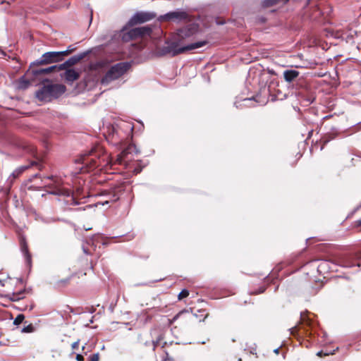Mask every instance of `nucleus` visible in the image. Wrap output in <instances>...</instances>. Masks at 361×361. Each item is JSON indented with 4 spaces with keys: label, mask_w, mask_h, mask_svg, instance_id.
Wrapping results in <instances>:
<instances>
[{
    "label": "nucleus",
    "mask_w": 361,
    "mask_h": 361,
    "mask_svg": "<svg viewBox=\"0 0 361 361\" xmlns=\"http://www.w3.org/2000/svg\"><path fill=\"white\" fill-rule=\"evenodd\" d=\"M158 20L160 22H172L176 24L188 23L192 21V18L188 12L181 9H177L160 16L158 18Z\"/></svg>",
    "instance_id": "7"
},
{
    "label": "nucleus",
    "mask_w": 361,
    "mask_h": 361,
    "mask_svg": "<svg viewBox=\"0 0 361 361\" xmlns=\"http://www.w3.org/2000/svg\"><path fill=\"white\" fill-rule=\"evenodd\" d=\"M99 353L93 354L90 356L89 361H99Z\"/></svg>",
    "instance_id": "29"
},
{
    "label": "nucleus",
    "mask_w": 361,
    "mask_h": 361,
    "mask_svg": "<svg viewBox=\"0 0 361 361\" xmlns=\"http://www.w3.org/2000/svg\"><path fill=\"white\" fill-rule=\"evenodd\" d=\"M65 70L66 71L61 74V76L68 84L71 85L74 81L79 79L80 75V72L72 68H67Z\"/></svg>",
    "instance_id": "14"
},
{
    "label": "nucleus",
    "mask_w": 361,
    "mask_h": 361,
    "mask_svg": "<svg viewBox=\"0 0 361 361\" xmlns=\"http://www.w3.org/2000/svg\"><path fill=\"white\" fill-rule=\"evenodd\" d=\"M90 229H91V228L89 226L85 227V230H86V231H89Z\"/></svg>",
    "instance_id": "42"
},
{
    "label": "nucleus",
    "mask_w": 361,
    "mask_h": 361,
    "mask_svg": "<svg viewBox=\"0 0 361 361\" xmlns=\"http://www.w3.org/2000/svg\"><path fill=\"white\" fill-rule=\"evenodd\" d=\"M198 30L199 25L195 23H189L186 26L178 29L171 39L166 42L165 45L161 48V54L175 56L206 45L208 43L207 40L187 44Z\"/></svg>",
    "instance_id": "1"
},
{
    "label": "nucleus",
    "mask_w": 361,
    "mask_h": 361,
    "mask_svg": "<svg viewBox=\"0 0 361 361\" xmlns=\"http://www.w3.org/2000/svg\"><path fill=\"white\" fill-rule=\"evenodd\" d=\"M59 61L60 59L56 51H48L44 53L33 65H47Z\"/></svg>",
    "instance_id": "11"
},
{
    "label": "nucleus",
    "mask_w": 361,
    "mask_h": 361,
    "mask_svg": "<svg viewBox=\"0 0 361 361\" xmlns=\"http://www.w3.org/2000/svg\"><path fill=\"white\" fill-rule=\"evenodd\" d=\"M56 52L59 54V58L60 59V61L63 60L64 56L69 55L67 50Z\"/></svg>",
    "instance_id": "28"
},
{
    "label": "nucleus",
    "mask_w": 361,
    "mask_h": 361,
    "mask_svg": "<svg viewBox=\"0 0 361 361\" xmlns=\"http://www.w3.org/2000/svg\"><path fill=\"white\" fill-rule=\"evenodd\" d=\"M83 251L87 255H90V252L86 248L83 247Z\"/></svg>",
    "instance_id": "39"
},
{
    "label": "nucleus",
    "mask_w": 361,
    "mask_h": 361,
    "mask_svg": "<svg viewBox=\"0 0 361 361\" xmlns=\"http://www.w3.org/2000/svg\"><path fill=\"white\" fill-rule=\"evenodd\" d=\"M47 179H51L53 183L49 186L50 190L47 195L53 197L49 199L51 201L64 202L65 203H80L79 200L85 197V194L78 188L75 192H72L69 189L63 187L61 180L57 177L48 176Z\"/></svg>",
    "instance_id": "2"
},
{
    "label": "nucleus",
    "mask_w": 361,
    "mask_h": 361,
    "mask_svg": "<svg viewBox=\"0 0 361 361\" xmlns=\"http://www.w3.org/2000/svg\"><path fill=\"white\" fill-rule=\"evenodd\" d=\"M299 75V72L295 70H286L283 72L284 79L287 82H292Z\"/></svg>",
    "instance_id": "20"
},
{
    "label": "nucleus",
    "mask_w": 361,
    "mask_h": 361,
    "mask_svg": "<svg viewBox=\"0 0 361 361\" xmlns=\"http://www.w3.org/2000/svg\"><path fill=\"white\" fill-rule=\"evenodd\" d=\"M25 319V316L23 314H18L14 319L13 324L15 325H18L21 324Z\"/></svg>",
    "instance_id": "25"
},
{
    "label": "nucleus",
    "mask_w": 361,
    "mask_h": 361,
    "mask_svg": "<svg viewBox=\"0 0 361 361\" xmlns=\"http://www.w3.org/2000/svg\"><path fill=\"white\" fill-rule=\"evenodd\" d=\"M76 49V47L74 45H70L67 48V51L70 54L73 52Z\"/></svg>",
    "instance_id": "33"
},
{
    "label": "nucleus",
    "mask_w": 361,
    "mask_h": 361,
    "mask_svg": "<svg viewBox=\"0 0 361 361\" xmlns=\"http://www.w3.org/2000/svg\"><path fill=\"white\" fill-rule=\"evenodd\" d=\"M59 65H54L50 67L46 68H35L33 67H30L26 73V76L32 75V76H38L44 74H49L54 71H59Z\"/></svg>",
    "instance_id": "12"
},
{
    "label": "nucleus",
    "mask_w": 361,
    "mask_h": 361,
    "mask_svg": "<svg viewBox=\"0 0 361 361\" xmlns=\"http://www.w3.org/2000/svg\"><path fill=\"white\" fill-rule=\"evenodd\" d=\"M236 360L235 357H231L228 359H227L226 361H235Z\"/></svg>",
    "instance_id": "38"
},
{
    "label": "nucleus",
    "mask_w": 361,
    "mask_h": 361,
    "mask_svg": "<svg viewBox=\"0 0 361 361\" xmlns=\"http://www.w3.org/2000/svg\"><path fill=\"white\" fill-rule=\"evenodd\" d=\"M30 85V81L25 76L20 78L18 82V87L21 90H25Z\"/></svg>",
    "instance_id": "22"
},
{
    "label": "nucleus",
    "mask_w": 361,
    "mask_h": 361,
    "mask_svg": "<svg viewBox=\"0 0 361 361\" xmlns=\"http://www.w3.org/2000/svg\"><path fill=\"white\" fill-rule=\"evenodd\" d=\"M137 152L138 151L137 150L135 145L130 144L117 156L116 162L119 164H124L127 166L128 165V162L132 159L130 155L133 153L137 154Z\"/></svg>",
    "instance_id": "9"
},
{
    "label": "nucleus",
    "mask_w": 361,
    "mask_h": 361,
    "mask_svg": "<svg viewBox=\"0 0 361 361\" xmlns=\"http://www.w3.org/2000/svg\"><path fill=\"white\" fill-rule=\"evenodd\" d=\"M289 0H264L262 6L264 8H269L273 6L286 4Z\"/></svg>",
    "instance_id": "21"
},
{
    "label": "nucleus",
    "mask_w": 361,
    "mask_h": 361,
    "mask_svg": "<svg viewBox=\"0 0 361 361\" xmlns=\"http://www.w3.org/2000/svg\"><path fill=\"white\" fill-rule=\"evenodd\" d=\"M141 171V169H139V168H135L134 169V172L137 174V173H139Z\"/></svg>",
    "instance_id": "37"
},
{
    "label": "nucleus",
    "mask_w": 361,
    "mask_h": 361,
    "mask_svg": "<svg viewBox=\"0 0 361 361\" xmlns=\"http://www.w3.org/2000/svg\"><path fill=\"white\" fill-rule=\"evenodd\" d=\"M35 330V327L32 324H30L27 325L26 326H24V328L22 330V332L24 333H31L33 332Z\"/></svg>",
    "instance_id": "26"
},
{
    "label": "nucleus",
    "mask_w": 361,
    "mask_h": 361,
    "mask_svg": "<svg viewBox=\"0 0 361 361\" xmlns=\"http://www.w3.org/2000/svg\"><path fill=\"white\" fill-rule=\"evenodd\" d=\"M75 358H76V360H77L78 361H83V360H84V357H83V356H82V355H80V354H78V355H76V357H75Z\"/></svg>",
    "instance_id": "35"
},
{
    "label": "nucleus",
    "mask_w": 361,
    "mask_h": 361,
    "mask_svg": "<svg viewBox=\"0 0 361 361\" xmlns=\"http://www.w3.org/2000/svg\"><path fill=\"white\" fill-rule=\"evenodd\" d=\"M97 203H105V204H107V203H109V202L108 200H105V201H103V202H97Z\"/></svg>",
    "instance_id": "40"
},
{
    "label": "nucleus",
    "mask_w": 361,
    "mask_h": 361,
    "mask_svg": "<svg viewBox=\"0 0 361 361\" xmlns=\"http://www.w3.org/2000/svg\"><path fill=\"white\" fill-rule=\"evenodd\" d=\"M238 360V361H241V359H240V358H239Z\"/></svg>",
    "instance_id": "46"
},
{
    "label": "nucleus",
    "mask_w": 361,
    "mask_h": 361,
    "mask_svg": "<svg viewBox=\"0 0 361 361\" xmlns=\"http://www.w3.org/2000/svg\"><path fill=\"white\" fill-rule=\"evenodd\" d=\"M167 343L163 341V338L159 336L157 340L154 343V348L160 347L161 348H165Z\"/></svg>",
    "instance_id": "23"
},
{
    "label": "nucleus",
    "mask_w": 361,
    "mask_h": 361,
    "mask_svg": "<svg viewBox=\"0 0 361 361\" xmlns=\"http://www.w3.org/2000/svg\"><path fill=\"white\" fill-rule=\"evenodd\" d=\"M165 353H166V359H169V353H168V352L165 351Z\"/></svg>",
    "instance_id": "43"
},
{
    "label": "nucleus",
    "mask_w": 361,
    "mask_h": 361,
    "mask_svg": "<svg viewBox=\"0 0 361 361\" xmlns=\"http://www.w3.org/2000/svg\"><path fill=\"white\" fill-rule=\"evenodd\" d=\"M354 227L358 229V231H361V220H358L355 222Z\"/></svg>",
    "instance_id": "32"
},
{
    "label": "nucleus",
    "mask_w": 361,
    "mask_h": 361,
    "mask_svg": "<svg viewBox=\"0 0 361 361\" xmlns=\"http://www.w3.org/2000/svg\"><path fill=\"white\" fill-rule=\"evenodd\" d=\"M317 271L322 274H325L331 271H336V264L332 260V256L328 259H322L317 266Z\"/></svg>",
    "instance_id": "10"
},
{
    "label": "nucleus",
    "mask_w": 361,
    "mask_h": 361,
    "mask_svg": "<svg viewBox=\"0 0 361 361\" xmlns=\"http://www.w3.org/2000/svg\"><path fill=\"white\" fill-rule=\"evenodd\" d=\"M37 166L39 167V169H40V165L36 162V161H32L31 164L30 165H28V166H20L18 169H16L11 174V176L13 178V179H15L16 178H18L22 173H23L26 169H27L28 168H30L31 166Z\"/></svg>",
    "instance_id": "19"
},
{
    "label": "nucleus",
    "mask_w": 361,
    "mask_h": 361,
    "mask_svg": "<svg viewBox=\"0 0 361 361\" xmlns=\"http://www.w3.org/2000/svg\"><path fill=\"white\" fill-rule=\"evenodd\" d=\"M324 355H327L328 354L327 353H323V351H319L317 353V355L319 356V357H322Z\"/></svg>",
    "instance_id": "36"
},
{
    "label": "nucleus",
    "mask_w": 361,
    "mask_h": 361,
    "mask_svg": "<svg viewBox=\"0 0 361 361\" xmlns=\"http://www.w3.org/2000/svg\"><path fill=\"white\" fill-rule=\"evenodd\" d=\"M97 204H88L86 207H85L83 209L84 210H86L87 209H92L93 210L94 212H95V209H96V207H97Z\"/></svg>",
    "instance_id": "31"
},
{
    "label": "nucleus",
    "mask_w": 361,
    "mask_h": 361,
    "mask_svg": "<svg viewBox=\"0 0 361 361\" xmlns=\"http://www.w3.org/2000/svg\"><path fill=\"white\" fill-rule=\"evenodd\" d=\"M189 295V290L187 289L182 290L178 295V300H182Z\"/></svg>",
    "instance_id": "24"
},
{
    "label": "nucleus",
    "mask_w": 361,
    "mask_h": 361,
    "mask_svg": "<svg viewBox=\"0 0 361 361\" xmlns=\"http://www.w3.org/2000/svg\"><path fill=\"white\" fill-rule=\"evenodd\" d=\"M79 342L80 341L78 340L77 341L72 343L71 347L73 350H77L79 348Z\"/></svg>",
    "instance_id": "34"
},
{
    "label": "nucleus",
    "mask_w": 361,
    "mask_h": 361,
    "mask_svg": "<svg viewBox=\"0 0 361 361\" xmlns=\"http://www.w3.org/2000/svg\"><path fill=\"white\" fill-rule=\"evenodd\" d=\"M156 14L153 12L138 11L136 12L128 22V25L133 26L137 24L144 23L154 19Z\"/></svg>",
    "instance_id": "8"
},
{
    "label": "nucleus",
    "mask_w": 361,
    "mask_h": 361,
    "mask_svg": "<svg viewBox=\"0 0 361 361\" xmlns=\"http://www.w3.org/2000/svg\"><path fill=\"white\" fill-rule=\"evenodd\" d=\"M32 307H33V304H32V305H30V310H32Z\"/></svg>",
    "instance_id": "44"
},
{
    "label": "nucleus",
    "mask_w": 361,
    "mask_h": 361,
    "mask_svg": "<svg viewBox=\"0 0 361 361\" xmlns=\"http://www.w3.org/2000/svg\"><path fill=\"white\" fill-rule=\"evenodd\" d=\"M332 260L337 266L343 267H360L361 260V250L355 254H341L333 255Z\"/></svg>",
    "instance_id": "6"
},
{
    "label": "nucleus",
    "mask_w": 361,
    "mask_h": 361,
    "mask_svg": "<svg viewBox=\"0 0 361 361\" xmlns=\"http://www.w3.org/2000/svg\"><path fill=\"white\" fill-rule=\"evenodd\" d=\"M66 90L63 85H44L36 92L35 97L42 102H50L53 99L59 97L66 92Z\"/></svg>",
    "instance_id": "3"
},
{
    "label": "nucleus",
    "mask_w": 361,
    "mask_h": 361,
    "mask_svg": "<svg viewBox=\"0 0 361 361\" xmlns=\"http://www.w3.org/2000/svg\"><path fill=\"white\" fill-rule=\"evenodd\" d=\"M130 68V63L128 62H120L111 66L101 79L102 85H107L111 82L119 79L127 73Z\"/></svg>",
    "instance_id": "4"
},
{
    "label": "nucleus",
    "mask_w": 361,
    "mask_h": 361,
    "mask_svg": "<svg viewBox=\"0 0 361 361\" xmlns=\"http://www.w3.org/2000/svg\"><path fill=\"white\" fill-rule=\"evenodd\" d=\"M25 147L27 148V150L32 154H34L36 152L35 147L34 146H27Z\"/></svg>",
    "instance_id": "30"
},
{
    "label": "nucleus",
    "mask_w": 361,
    "mask_h": 361,
    "mask_svg": "<svg viewBox=\"0 0 361 361\" xmlns=\"http://www.w3.org/2000/svg\"><path fill=\"white\" fill-rule=\"evenodd\" d=\"M178 319H182L181 324H187L192 319V316L187 310H183L175 315L172 319H170L169 324H172Z\"/></svg>",
    "instance_id": "15"
},
{
    "label": "nucleus",
    "mask_w": 361,
    "mask_h": 361,
    "mask_svg": "<svg viewBox=\"0 0 361 361\" xmlns=\"http://www.w3.org/2000/svg\"><path fill=\"white\" fill-rule=\"evenodd\" d=\"M128 25L124 27L120 32V37L123 42H128L131 40L142 37L145 36H150L152 29L149 26H144L140 27L127 28Z\"/></svg>",
    "instance_id": "5"
},
{
    "label": "nucleus",
    "mask_w": 361,
    "mask_h": 361,
    "mask_svg": "<svg viewBox=\"0 0 361 361\" xmlns=\"http://www.w3.org/2000/svg\"><path fill=\"white\" fill-rule=\"evenodd\" d=\"M251 99H247V98H245L244 100H250Z\"/></svg>",
    "instance_id": "45"
},
{
    "label": "nucleus",
    "mask_w": 361,
    "mask_h": 361,
    "mask_svg": "<svg viewBox=\"0 0 361 361\" xmlns=\"http://www.w3.org/2000/svg\"><path fill=\"white\" fill-rule=\"evenodd\" d=\"M338 286L341 289H343V290H350V287L348 286V282L344 281V283H339Z\"/></svg>",
    "instance_id": "27"
},
{
    "label": "nucleus",
    "mask_w": 361,
    "mask_h": 361,
    "mask_svg": "<svg viewBox=\"0 0 361 361\" xmlns=\"http://www.w3.org/2000/svg\"><path fill=\"white\" fill-rule=\"evenodd\" d=\"M87 54H88V51H86V52H82V53L78 54L77 55L73 56L72 57L68 59L67 61H66L64 63L60 64L59 69H61V71L65 70V69H67V68L75 65L76 63L80 62L82 59H83L87 55Z\"/></svg>",
    "instance_id": "13"
},
{
    "label": "nucleus",
    "mask_w": 361,
    "mask_h": 361,
    "mask_svg": "<svg viewBox=\"0 0 361 361\" xmlns=\"http://www.w3.org/2000/svg\"><path fill=\"white\" fill-rule=\"evenodd\" d=\"M31 293L30 290L23 289L20 291L13 293L8 295V298L12 301H19L25 298L26 294Z\"/></svg>",
    "instance_id": "17"
},
{
    "label": "nucleus",
    "mask_w": 361,
    "mask_h": 361,
    "mask_svg": "<svg viewBox=\"0 0 361 361\" xmlns=\"http://www.w3.org/2000/svg\"><path fill=\"white\" fill-rule=\"evenodd\" d=\"M94 153V149H92L89 152V154H85L81 157V162L83 164L89 165L90 164V168L92 167H97L98 165L97 164V161L94 158H90L89 156L93 155Z\"/></svg>",
    "instance_id": "18"
},
{
    "label": "nucleus",
    "mask_w": 361,
    "mask_h": 361,
    "mask_svg": "<svg viewBox=\"0 0 361 361\" xmlns=\"http://www.w3.org/2000/svg\"><path fill=\"white\" fill-rule=\"evenodd\" d=\"M279 352V348H276V349L274 350V353H275L278 354Z\"/></svg>",
    "instance_id": "41"
},
{
    "label": "nucleus",
    "mask_w": 361,
    "mask_h": 361,
    "mask_svg": "<svg viewBox=\"0 0 361 361\" xmlns=\"http://www.w3.org/2000/svg\"><path fill=\"white\" fill-rule=\"evenodd\" d=\"M20 250L24 255L25 261L27 264L30 265L32 262V255L28 249V245L25 239L23 238L20 240Z\"/></svg>",
    "instance_id": "16"
}]
</instances>
